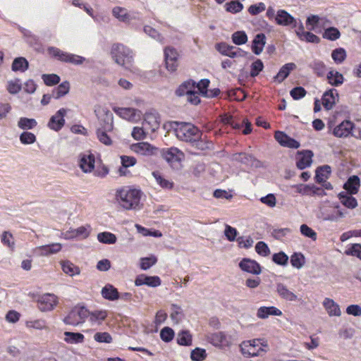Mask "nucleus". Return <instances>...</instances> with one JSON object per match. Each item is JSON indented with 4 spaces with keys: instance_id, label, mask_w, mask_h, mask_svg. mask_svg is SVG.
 Segmentation results:
<instances>
[{
    "instance_id": "obj_1",
    "label": "nucleus",
    "mask_w": 361,
    "mask_h": 361,
    "mask_svg": "<svg viewBox=\"0 0 361 361\" xmlns=\"http://www.w3.org/2000/svg\"><path fill=\"white\" fill-rule=\"evenodd\" d=\"M142 192L132 188H122L117 191L116 199L121 207L127 210L139 209Z\"/></svg>"
},
{
    "instance_id": "obj_2",
    "label": "nucleus",
    "mask_w": 361,
    "mask_h": 361,
    "mask_svg": "<svg viewBox=\"0 0 361 361\" xmlns=\"http://www.w3.org/2000/svg\"><path fill=\"white\" fill-rule=\"evenodd\" d=\"M242 355L245 357L262 356L269 350L267 341L264 338L244 341L240 345Z\"/></svg>"
},
{
    "instance_id": "obj_3",
    "label": "nucleus",
    "mask_w": 361,
    "mask_h": 361,
    "mask_svg": "<svg viewBox=\"0 0 361 361\" xmlns=\"http://www.w3.org/2000/svg\"><path fill=\"white\" fill-rule=\"evenodd\" d=\"M111 55L118 65L128 70L132 68L133 53L128 47L122 44H115L111 47Z\"/></svg>"
},
{
    "instance_id": "obj_4",
    "label": "nucleus",
    "mask_w": 361,
    "mask_h": 361,
    "mask_svg": "<svg viewBox=\"0 0 361 361\" xmlns=\"http://www.w3.org/2000/svg\"><path fill=\"white\" fill-rule=\"evenodd\" d=\"M175 133L181 141L191 142L202 137L201 131L190 123H176Z\"/></svg>"
},
{
    "instance_id": "obj_5",
    "label": "nucleus",
    "mask_w": 361,
    "mask_h": 361,
    "mask_svg": "<svg viewBox=\"0 0 361 361\" xmlns=\"http://www.w3.org/2000/svg\"><path fill=\"white\" fill-rule=\"evenodd\" d=\"M339 208L338 203H331L329 201L324 202L319 208L317 217L323 221H337L338 219L345 216Z\"/></svg>"
},
{
    "instance_id": "obj_6",
    "label": "nucleus",
    "mask_w": 361,
    "mask_h": 361,
    "mask_svg": "<svg viewBox=\"0 0 361 361\" xmlns=\"http://www.w3.org/2000/svg\"><path fill=\"white\" fill-rule=\"evenodd\" d=\"M47 51L51 56L65 63L80 65L86 61V59L83 56L63 51L54 47H49Z\"/></svg>"
},
{
    "instance_id": "obj_7",
    "label": "nucleus",
    "mask_w": 361,
    "mask_h": 361,
    "mask_svg": "<svg viewBox=\"0 0 361 361\" xmlns=\"http://www.w3.org/2000/svg\"><path fill=\"white\" fill-rule=\"evenodd\" d=\"M89 316V311L84 307H73L63 318V322L67 325L78 326L85 322Z\"/></svg>"
},
{
    "instance_id": "obj_8",
    "label": "nucleus",
    "mask_w": 361,
    "mask_h": 361,
    "mask_svg": "<svg viewBox=\"0 0 361 361\" xmlns=\"http://www.w3.org/2000/svg\"><path fill=\"white\" fill-rule=\"evenodd\" d=\"M207 341L214 347L220 349L228 348L233 343L232 336L224 331L208 334L207 335Z\"/></svg>"
},
{
    "instance_id": "obj_9",
    "label": "nucleus",
    "mask_w": 361,
    "mask_h": 361,
    "mask_svg": "<svg viewBox=\"0 0 361 361\" xmlns=\"http://www.w3.org/2000/svg\"><path fill=\"white\" fill-rule=\"evenodd\" d=\"M94 113L97 117L100 128L106 130H112L114 128L113 114L106 107L97 106L94 108Z\"/></svg>"
},
{
    "instance_id": "obj_10",
    "label": "nucleus",
    "mask_w": 361,
    "mask_h": 361,
    "mask_svg": "<svg viewBox=\"0 0 361 361\" xmlns=\"http://www.w3.org/2000/svg\"><path fill=\"white\" fill-rule=\"evenodd\" d=\"M354 127L355 125L353 122L345 120L334 128L332 134L339 138L348 137L350 135L358 138V136L353 133Z\"/></svg>"
},
{
    "instance_id": "obj_11",
    "label": "nucleus",
    "mask_w": 361,
    "mask_h": 361,
    "mask_svg": "<svg viewBox=\"0 0 361 361\" xmlns=\"http://www.w3.org/2000/svg\"><path fill=\"white\" fill-rule=\"evenodd\" d=\"M215 47L221 54L230 58L245 57L247 54L243 49L229 45L226 42L218 43Z\"/></svg>"
},
{
    "instance_id": "obj_12",
    "label": "nucleus",
    "mask_w": 361,
    "mask_h": 361,
    "mask_svg": "<svg viewBox=\"0 0 361 361\" xmlns=\"http://www.w3.org/2000/svg\"><path fill=\"white\" fill-rule=\"evenodd\" d=\"M95 157L90 152L81 153L78 157V166L85 173H91L94 169Z\"/></svg>"
},
{
    "instance_id": "obj_13",
    "label": "nucleus",
    "mask_w": 361,
    "mask_h": 361,
    "mask_svg": "<svg viewBox=\"0 0 361 361\" xmlns=\"http://www.w3.org/2000/svg\"><path fill=\"white\" fill-rule=\"evenodd\" d=\"M37 304L42 312L51 311L58 304V298L54 294L45 293L38 298Z\"/></svg>"
},
{
    "instance_id": "obj_14",
    "label": "nucleus",
    "mask_w": 361,
    "mask_h": 361,
    "mask_svg": "<svg viewBox=\"0 0 361 361\" xmlns=\"http://www.w3.org/2000/svg\"><path fill=\"white\" fill-rule=\"evenodd\" d=\"M68 109L61 108L53 115L48 123V127L55 131L60 130L65 125L64 116L66 115Z\"/></svg>"
},
{
    "instance_id": "obj_15",
    "label": "nucleus",
    "mask_w": 361,
    "mask_h": 361,
    "mask_svg": "<svg viewBox=\"0 0 361 361\" xmlns=\"http://www.w3.org/2000/svg\"><path fill=\"white\" fill-rule=\"evenodd\" d=\"M233 160L239 162L247 167L259 168L261 162L252 155L245 153H235L233 155Z\"/></svg>"
},
{
    "instance_id": "obj_16",
    "label": "nucleus",
    "mask_w": 361,
    "mask_h": 361,
    "mask_svg": "<svg viewBox=\"0 0 361 361\" xmlns=\"http://www.w3.org/2000/svg\"><path fill=\"white\" fill-rule=\"evenodd\" d=\"M114 111L122 118L131 122L137 121L142 115L140 111L134 108H117L114 109Z\"/></svg>"
},
{
    "instance_id": "obj_17",
    "label": "nucleus",
    "mask_w": 361,
    "mask_h": 361,
    "mask_svg": "<svg viewBox=\"0 0 361 361\" xmlns=\"http://www.w3.org/2000/svg\"><path fill=\"white\" fill-rule=\"evenodd\" d=\"M178 54L175 49L172 47H166L164 49L166 66L169 71L173 72L176 70L178 66Z\"/></svg>"
},
{
    "instance_id": "obj_18",
    "label": "nucleus",
    "mask_w": 361,
    "mask_h": 361,
    "mask_svg": "<svg viewBox=\"0 0 361 361\" xmlns=\"http://www.w3.org/2000/svg\"><path fill=\"white\" fill-rule=\"evenodd\" d=\"M275 20L279 25L297 27V22L295 18L283 9L277 11Z\"/></svg>"
},
{
    "instance_id": "obj_19",
    "label": "nucleus",
    "mask_w": 361,
    "mask_h": 361,
    "mask_svg": "<svg viewBox=\"0 0 361 361\" xmlns=\"http://www.w3.org/2000/svg\"><path fill=\"white\" fill-rule=\"evenodd\" d=\"M161 281L157 276H147L145 274L138 275L135 280V285L136 286H140L146 285L149 287H158L161 285Z\"/></svg>"
},
{
    "instance_id": "obj_20",
    "label": "nucleus",
    "mask_w": 361,
    "mask_h": 361,
    "mask_svg": "<svg viewBox=\"0 0 361 361\" xmlns=\"http://www.w3.org/2000/svg\"><path fill=\"white\" fill-rule=\"evenodd\" d=\"M240 268L245 272L258 275L261 273L260 265L255 260L244 258L239 263Z\"/></svg>"
},
{
    "instance_id": "obj_21",
    "label": "nucleus",
    "mask_w": 361,
    "mask_h": 361,
    "mask_svg": "<svg viewBox=\"0 0 361 361\" xmlns=\"http://www.w3.org/2000/svg\"><path fill=\"white\" fill-rule=\"evenodd\" d=\"M131 149L140 155L151 156L156 153L157 149L148 142H138L131 145Z\"/></svg>"
},
{
    "instance_id": "obj_22",
    "label": "nucleus",
    "mask_w": 361,
    "mask_h": 361,
    "mask_svg": "<svg viewBox=\"0 0 361 361\" xmlns=\"http://www.w3.org/2000/svg\"><path fill=\"white\" fill-rule=\"evenodd\" d=\"M278 295L283 300L289 302L299 301L300 299L296 294L288 289L287 286L282 283H278L276 286Z\"/></svg>"
},
{
    "instance_id": "obj_23",
    "label": "nucleus",
    "mask_w": 361,
    "mask_h": 361,
    "mask_svg": "<svg viewBox=\"0 0 361 361\" xmlns=\"http://www.w3.org/2000/svg\"><path fill=\"white\" fill-rule=\"evenodd\" d=\"M61 250V245L60 243H52L37 247L34 252L38 256H49L58 253Z\"/></svg>"
},
{
    "instance_id": "obj_24",
    "label": "nucleus",
    "mask_w": 361,
    "mask_h": 361,
    "mask_svg": "<svg viewBox=\"0 0 361 361\" xmlns=\"http://www.w3.org/2000/svg\"><path fill=\"white\" fill-rule=\"evenodd\" d=\"M145 130L154 132L159 127V117L155 112L146 113L145 116V121L143 123Z\"/></svg>"
},
{
    "instance_id": "obj_25",
    "label": "nucleus",
    "mask_w": 361,
    "mask_h": 361,
    "mask_svg": "<svg viewBox=\"0 0 361 361\" xmlns=\"http://www.w3.org/2000/svg\"><path fill=\"white\" fill-rule=\"evenodd\" d=\"M313 153L312 151L306 150L299 152L297 157L296 165L297 167L301 170L310 166L312 164V158Z\"/></svg>"
},
{
    "instance_id": "obj_26",
    "label": "nucleus",
    "mask_w": 361,
    "mask_h": 361,
    "mask_svg": "<svg viewBox=\"0 0 361 361\" xmlns=\"http://www.w3.org/2000/svg\"><path fill=\"white\" fill-rule=\"evenodd\" d=\"M322 305L330 317L341 316V311L340 307L334 300L326 298H324Z\"/></svg>"
},
{
    "instance_id": "obj_27",
    "label": "nucleus",
    "mask_w": 361,
    "mask_h": 361,
    "mask_svg": "<svg viewBox=\"0 0 361 361\" xmlns=\"http://www.w3.org/2000/svg\"><path fill=\"white\" fill-rule=\"evenodd\" d=\"M337 97L338 93L336 90L331 89L326 91L322 97V104L324 107L327 110L331 109L336 103Z\"/></svg>"
},
{
    "instance_id": "obj_28",
    "label": "nucleus",
    "mask_w": 361,
    "mask_h": 361,
    "mask_svg": "<svg viewBox=\"0 0 361 361\" xmlns=\"http://www.w3.org/2000/svg\"><path fill=\"white\" fill-rule=\"evenodd\" d=\"M101 294L104 299L110 301L116 300L119 299L120 297V293H118L117 288L109 283L105 285L102 288Z\"/></svg>"
},
{
    "instance_id": "obj_29",
    "label": "nucleus",
    "mask_w": 361,
    "mask_h": 361,
    "mask_svg": "<svg viewBox=\"0 0 361 361\" xmlns=\"http://www.w3.org/2000/svg\"><path fill=\"white\" fill-rule=\"evenodd\" d=\"M282 312L276 307H260L257 310V317L260 319H267L269 316H281Z\"/></svg>"
},
{
    "instance_id": "obj_30",
    "label": "nucleus",
    "mask_w": 361,
    "mask_h": 361,
    "mask_svg": "<svg viewBox=\"0 0 361 361\" xmlns=\"http://www.w3.org/2000/svg\"><path fill=\"white\" fill-rule=\"evenodd\" d=\"M360 186V180L358 176H350L344 184V189L350 195L357 194Z\"/></svg>"
},
{
    "instance_id": "obj_31",
    "label": "nucleus",
    "mask_w": 361,
    "mask_h": 361,
    "mask_svg": "<svg viewBox=\"0 0 361 361\" xmlns=\"http://www.w3.org/2000/svg\"><path fill=\"white\" fill-rule=\"evenodd\" d=\"M163 155L168 162L171 163L180 161L183 157V154L176 147L168 149L164 152Z\"/></svg>"
},
{
    "instance_id": "obj_32",
    "label": "nucleus",
    "mask_w": 361,
    "mask_h": 361,
    "mask_svg": "<svg viewBox=\"0 0 361 361\" xmlns=\"http://www.w3.org/2000/svg\"><path fill=\"white\" fill-rule=\"evenodd\" d=\"M266 44V36L263 33L257 34L253 41L252 44V50L256 54H260L264 49V47Z\"/></svg>"
},
{
    "instance_id": "obj_33",
    "label": "nucleus",
    "mask_w": 361,
    "mask_h": 361,
    "mask_svg": "<svg viewBox=\"0 0 361 361\" xmlns=\"http://www.w3.org/2000/svg\"><path fill=\"white\" fill-rule=\"evenodd\" d=\"M195 90V82L192 80H188L183 82L176 90V94L178 97L188 95Z\"/></svg>"
},
{
    "instance_id": "obj_34",
    "label": "nucleus",
    "mask_w": 361,
    "mask_h": 361,
    "mask_svg": "<svg viewBox=\"0 0 361 361\" xmlns=\"http://www.w3.org/2000/svg\"><path fill=\"white\" fill-rule=\"evenodd\" d=\"M112 13L116 18L123 23H128L133 19L130 15L128 13L127 10L125 8L120 6L114 8L112 10Z\"/></svg>"
},
{
    "instance_id": "obj_35",
    "label": "nucleus",
    "mask_w": 361,
    "mask_h": 361,
    "mask_svg": "<svg viewBox=\"0 0 361 361\" xmlns=\"http://www.w3.org/2000/svg\"><path fill=\"white\" fill-rule=\"evenodd\" d=\"M63 334L64 341L70 344L82 343L85 339L84 335L80 333L65 331Z\"/></svg>"
},
{
    "instance_id": "obj_36",
    "label": "nucleus",
    "mask_w": 361,
    "mask_h": 361,
    "mask_svg": "<svg viewBox=\"0 0 361 361\" xmlns=\"http://www.w3.org/2000/svg\"><path fill=\"white\" fill-rule=\"evenodd\" d=\"M122 166L119 169V173L122 176H126L128 172L127 168L133 166L137 161L133 157L123 155L121 157Z\"/></svg>"
},
{
    "instance_id": "obj_37",
    "label": "nucleus",
    "mask_w": 361,
    "mask_h": 361,
    "mask_svg": "<svg viewBox=\"0 0 361 361\" xmlns=\"http://www.w3.org/2000/svg\"><path fill=\"white\" fill-rule=\"evenodd\" d=\"M296 66L293 63H288L282 66L275 77V80L279 82L283 81L289 75L290 72L295 68Z\"/></svg>"
},
{
    "instance_id": "obj_38",
    "label": "nucleus",
    "mask_w": 361,
    "mask_h": 361,
    "mask_svg": "<svg viewBox=\"0 0 361 361\" xmlns=\"http://www.w3.org/2000/svg\"><path fill=\"white\" fill-rule=\"evenodd\" d=\"M331 173V167L328 165H324L319 167L316 171L315 180L317 183H325Z\"/></svg>"
},
{
    "instance_id": "obj_39",
    "label": "nucleus",
    "mask_w": 361,
    "mask_h": 361,
    "mask_svg": "<svg viewBox=\"0 0 361 361\" xmlns=\"http://www.w3.org/2000/svg\"><path fill=\"white\" fill-rule=\"evenodd\" d=\"M176 340L180 345L190 346L192 345V336L189 331L182 330L178 332Z\"/></svg>"
},
{
    "instance_id": "obj_40",
    "label": "nucleus",
    "mask_w": 361,
    "mask_h": 361,
    "mask_svg": "<svg viewBox=\"0 0 361 361\" xmlns=\"http://www.w3.org/2000/svg\"><path fill=\"white\" fill-rule=\"evenodd\" d=\"M28 67L29 63L26 59L24 57H18L13 60L11 68L13 71L23 73L27 70Z\"/></svg>"
},
{
    "instance_id": "obj_41",
    "label": "nucleus",
    "mask_w": 361,
    "mask_h": 361,
    "mask_svg": "<svg viewBox=\"0 0 361 361\" xmlns=\"http://www.w3.org/2000/svg\"><path fill=\"white\" fill-rule=\"evenodd\" d=\"M70 84L68 81H64L59 85L52 92V96L55 99H59L69 92Z\"/></svg>"
},
{
    "instance_id": "obj_42",
    "label": "nucleus",
    "mask_w": 361,
    "mask_h": 361,
    "mask_svg": "<svg viewBox=\"0 0 361 361\" xmlns=\"http://www.w3.org/2000/svg\"><path fill=\"white\" fill-rule=\"evenodd\" d=\"M37 125V122L35 118H29L21 117L18 121V127L24 130H32Z\"/></svg>"
},
{
    "instance_id": "obj_43",
    "label": "nucleus",
    "mask_w": 361,
    "mask_h": 361,
    "mask_svg": "<svg viewBox=\"0 0 361 361\" xmlns=\"http://www.w3.org/2000/svg\"><path fill=\"white\" fill-rule=\"evenodd\" d=\"M329 82L333 86H339L343 82V76L336 71H330L327 74Z\"/></svg>"
},
{
    "instance_id": "obj_44",
    "label": "nucleus",
    "mask_w": 361,
    "mask_h": 361,
    "mask_svg": "<svg viewBox=\"0 0 361 361\" xmlns=\"http://www.w3.org/2000/svg\"><path fill=\"white\" fill-rule=\"evenodd\" d=\"M338 197L341 202L349 209H354L357 206V200L351 195L341 192Z\"/></svg>"
},
{
    "instance_id": "obj_45",
    "label": "nucleus",
    "mask_w": 361,
    "mask_h": 361,
    "mask_svg": "<svg viewBox=\"0 0 361 361\" xmlns=\"http://www.w3.org/2000/svg\"><path fill=\"white\" fill-rule=\"evenodd\" d=\"M224 8L227 12L235 14L240 13L243 9L244 6L240 1L233 0L226 3Z\"/></svg>"
},
{
    "instance_id": "obj_46",
    "label": "nucleus",
    "mask_w": 361,
    "mask_h": 361,
    "mask_svg": "<svg viewBox=\"0 0 361 361\" xmlns=\"http://www.w3.org/2000/svg\"><path fill=\"white\" fill-rule=\"evenodd\" d=\"M62 269L65 274L71 276L78 275L80 272L79 267L69 261H66L62 263Z\"/></svg>"
},
{
    "instance_id": "obj_47",
    "label": "nucleus",
    "mask_w": 361,
    "mask_h": 361,
    "mask_svg": "<svg viewBox=\"0 0 361 361\" xmlns=\"http://www.w3.org/2000/svg\"><path fill=\"white\" fill-rule=\"evenodd\" d=\"M116 236L110 232H102L97 234V240L104 244H114L116 242Z\"/></svg>"
},
{
    "instance_id": "obj_48",
    "label": "nucleus",
    "mask_w": 361,
    "mask_h": 361,
    "mask_svg": "<svg viewBox=\"0 0 361 361\" xmlns=\"http://www.w3.org/2000/svg\"><path fill=\"white\" fill-rule=\"evenodd\" d=\"M341 37V33L339 30L334 27H328L325 29L323 33V37L324 39L335 41Z\"/></svg>"
},
{
    "instance_id": "obj_49",
    "label": "nucleus",
    "mask_w": 361,
    "mask_h": 361,
    "mask_svg": "<svg viewBox=\"0 0 361 361\" xmlns=\"http://www.w3.org/2000/svg\"><path fill=\"white\" fill-rule=\"evenodd\" d=\"M305 263V259L302 254L295 252L291 255L290 264L293 267L299 269L303 267Z\"/></svg>"
},
{
    "instance_id": "obj_50",
    "label": "nucleus",
    "mask_w": 361,
    "mask_h": 361,
    "mask_svg": "<svg viewBox=\"0 0 361 361\" xmlns=\"http://www.w3.org/2000/svg\"><path fill=\"white\" fill-rule=\"evenodd\" d=\"M111 130H106L102 128H99L97 130L96 134L97 139L100 142L104 144L105 145H110L112 143L111 139L107 135V132H110Z\"/></svg>"
},
{
    "instance_id": "obj_51",
    "label": "nucleus",
    "mask_w": 361,
    "mask_h": 361,
    "mask_svg": "<svg viewBox=\"0 0 361 361\" xmlns=\"http://www.w3.org/2000/svg\"><path fill=\"white\" fill-rule=\"evenodd\" d=\"M1 243L9 247L11 250H13L15 247L14 238L13 235L8 231H4L1 235Z\"/></svg>"
},
{
    "instance_id": "obj_52",
    "label": "nucleus",
    "mask_w": 361,
    "mask_h": 361,
    "mask_svg": "<svg viewBox=\"0 0 361 361\" xmlns=\"http://www.w3.org/2000/svg\"><path fill=\"white\" fill-rule=\"evenodd\" d=\"M152 176L161 188L170 189L173 187V183L164 178L159 171L152 172Z\"/></svg>"
},
{
    "instance_id": "obj_53",
    "label": "nucleus",
    "mask_w": 361,
    "mask_h": 361,
    "mask_svg": "<svg viewBox=\"0 0 361 361\" xmlns=\"http://www.w3.org/2000/svg\"><path fill=\"white\" fill-rule=\"evenodd\" d=\"M232 41L236 45H242L247 42V36L244 31H237L232 35Z\"/></svg>"
},
{
    "instance_id": "obj_54",
    "label": "nucleus",
    "mask_w": 361,
    "mask_h": 361,
    "mask_svg": "<svg viewBox=\"0 0 361 361\" xmlns=\"http://www.w3.org/2000/svg\"><path fill=\"white\" fill-rule=\"evenodd\" d=\"M206 357L207 353L203 348H196L191 351L190 358L193 361H203Z\"/></svg>"
},
{
    "instance_id": "obj_55",
    "label": "nucleus",
    "mask_w": 361,
    "mask_h": 361,
    "mask_svg": "<svg viewBox=\"0 0 361 361\" xmlns=\"http://www.w3.org/2000/svg\"><path fill=\"white\" fill-rule=\"evenodd\" d=\"M107 316V313L104 310L94 311L92 313L89 312L90 321L92 323H100Z\"/></svg>"
},
{
    "instance_id": "obj_56",
    "label": "nucleus",
    "mask_w": 361,
    "mask_h": 361,
    "mask_svg": "<svg viewBox=\"0 0 361 361\" xmlns=\"http://www.w3.org/2000/svg\"><path fill=\"white\" fill-rule=\"evenodd\" d=\"M20 141L23 145H31L36 142V136L30 132L24 131L19 137Z\"/></svg>"
},
{
    "instance_id": "obj_57",
    "label": "nucleus",
    "mask_w": 361,
    "mask_h": 361,
    "mask_svg": "<svg viewBox=\"0 0 361 361\" xmlns=\"http://www.w3.org/2000/svg\"><path fill=\"white\" fill-rule=\"evenodd\" d=\"M310 67L314 70L318 76H323L326 73V66L321 61L315 60L311 64Z\"/></svg>"
},
{
    "instance_id": "obj_58",
    "label": "nucleus",
    "mask_w": 361,
    "mask_h": 361,
    "mask_svg": "<svg viewBox=\"0 0 361 361\" xmlns=\"http://www.w3.org/2000/svg\"><path fill=\"white\" fill-rule=\"evenodd\" d=\"M175 336L174 331L168 326L163 328L160 331V337L164 342L171 341Z\"/></svg>"
},
{
    "instance_id": "obj_59",
    "label": "nucleus",
    "mask_w": 361,
    "mask_h": 361,
    "mask_svg": "<svg viewBox=\"0 0 361 361\" xmlns=\"http://www.w3.org/2000/svg\"><path fill=\"white\" fill-rule=\"evenodd\" d=\"M171 318L172 321L176 324L179 323L183 318V312L177 305H172Z\"/></svg>"
},
{
    "instance_id": "obj_60",
    "label": "nucleus",
    "mask_w": 361,
    "mask_h": 361,
    "mask_svg": "<svg viewBox=\"0 0 361 361\" xmlns=\"http://www.w3.org/2000/svg\"><path fill=\"white\" fill-rule=\"evenodd\" d=\"M331 57L336 63H341L346 57L345 51L343 48L336 49L332 51Z\"/></svg>"
},
{
    "instance_id": "obj_61",
    "label": "nucleus",
    "mask_w": 361,
    "mask_h": 361,
    "mask_svg": "<svg viewBox=\"0 0 361 361\" xmlns=\"http://www.w3.org/2000/svg\"><path fill=\"white\" fill-rule=\"evenodd\" d=\"M90 232V226H80L72 231L73 237H79L81 238H86L89 236Z\"/></svg>"
},
{
    "instance_id": "obj_62",
    "label": "nucleus",
    "mask_w": 361,
    "mask_h": 361,
    "mask_svg": "<svg viewBox=\"0 0 361 361\" xmlns=\"http://www.w3.org/2000/svg\"><path fill=\"white\" fill-rule=\"evenodd\" d=\"M42 78L47 86H52L60 82V77L56 74H43Z\"/></svg>"
},
{
    "instance_id": "obj_63",
    "label": "nucleus",
    "mask_w": 361,
    "mask_h": 361,
    "mask_svg": "<svg viewBox=\"0 0 361 361\" xmlns=\"http://www.w3.org/2000/svg\"><path fill=\"white\" fill-rule=\"evenodd\" d=\"M157 261V257L154 256L143 257L140 259V268L142 270H147L155 264Z\"/></svg>"
},
{
    "instance_id": "obj_64",
    "label": "nucleus",
    "mask_w": 361,
    "mask_h": 361,
    "mask_svg": "<svg viewBox=\"0 0 361 361\" xmlns=\"http://www.w3.org/2000/svg\"><path fill=\"white\" fill-rule=\"evenodd\" d=\"M345 252L347 255L355 256L361 259V245L353 244Z\"/></svg>"
}]
</instances>
